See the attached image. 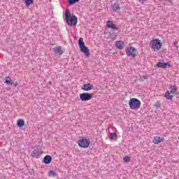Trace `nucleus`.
<instances>
[{"label":"nucleus","mask_w":179,"mask_h":179,"mask_svg":"<svg viewBox=\"0 0 179 179\" xmlns=\"http://www.w3.org/2000/svg\"><path fill=\"white\" fill-rule=\"evenodd\" d=\"M162 42L159 39H153L150 42V47L152 51L157 52V51L162 49Z\"/></svg>","instance_id":"nucleus-1"},{"label":"nucleus","mask_w":179,"mask_h":179,"mask_svg":"<svg viewBox=\"0 0 179 179\" xmlns=\"http://www.w3.org/2000/svg\"><path fill=\"white\" fill-rule=\"evenodd\" d=\"M141 101L136 98H132L129 101V106L131 110H139L141 108Z\"/></svg>","instance_id":"nucleus-2"},{"label":"nucleus","mask_w":179,"mask_h":179,"mask_svg":"<svg viewBox=\"0 0 179 179\" xmlns=\"http://www.w3.org/2000/svg\"><path fill=\"white\" fill-rule=\"evenodd\" d=\"M78 45L81 52L85 54L86 57H89L90 55V50L85 45V42L83 41V38H80L78 39Z\"/></svg>","instance_id":"nucleus-3"},{"label":"nucleus","mask_w":179,"mask_h":179,"mask_svg":"<svg viewBox=\"0 0 179 179\" xmlns=\"http://www.w3.org/2000/svg\"><path fill=\"white\" fill-rule=\"evenodd\" d=\"M137 54L138 50H136V48L134 47L129 46L126 49V55L127 57H132V58H135Z\"/></svg>","instance_id":"nucleus-4"},{"label":"nucleus","mask_w":179,"mask_h":179,"mask_svg":"<svg viewBox=\"0 0 179 179\" xmlns=\"http://www.w3.org/2000/svg\"><path fill=\"white\" fill-rule=\"evenodd\" d=\"M41 155H43V151H41V147L38 145L34 148V150L31 154L32 157H36V159L40 158V156H41Z\"/></svg>","instance_id":"nucleus-5"},{"label":"nucleus","mask_w":179,"mask_h":179,"mask_svg":"<svg viewBox=\"0 0 179 179\" xmlns=\"http://www.w3.org/2000/svg\"><path fill=\"white\" fill-rule=\"evenodd\" d=\"M78 144L80 148L86 149V148H89V145H90V140L83 138L78 141Z\"/></svg>","instance_id":"nucleus-6"},{"label":"nucleus","mask_w":179,"mask_h":179,"mask_svg":"<svg viewBox=\"0 0 179 179\" xmlns=\"http://www.w3.org/2000/svg\"><path fill=\"white\" fill-rule=\"evenodd\" d=\"M80 99L82 101H89L93 99V95L89 93H83L80 94Z\"/></svg>","instance_id":"nucleus-7"},{"label":"nucleus","mask_w":179,"mask_h":179,"mask_svg":"<svg viewBox=\"0 0 179 179\" xmlns=\"http://www.w3.org/2000/svg\"><path fill=\"white\" fill-rule=\"evenodd\" d=\"M66 22L69 26L75 27L76 24H78V17H76L75 15H72L71 17L66 20Z\"/></svg>","instance_id":"nucleus-8"},{"label":"nucleus","mask_w":179,"mask_h":179,"mask_svg":"<svg viewBox=\"0 0 179 179\" xmlns=\"http://www.w3.org/2000/svg\"><path fill=\"white\" fill-rule=\"evenodd\" d=\"M106 27H108V29H110L111 30H115L116 31L120 29L118 26L114 24V22L111 20H108L106 22Z\"/></svg>","instance_id":"nucleus-9"},{"label":"nucleus","mask_w":179,"mask_h":179,"mask_svg":"<svg viewBox=\"0 0 179 179\" xmlns=\"http://www.w3.org/2000/svg\"><path fill=\"white\" fill-rule=\"evenodd\" d=\"M156 66H157V68L164 69V68H167V66L169 68H170L171 65L169 63H164V62H159L158 63H157Z\"/></svg>","instance_id":"nucleus-10"},{"label":"nucleus","mask_w":179,"mask_h":179,"mask_svg":"<svg viewBox=\"0 0 179 179\" xmlns=\"http://www.w3.org/2000/svg\"><path fill=\"white\" fill-rule=\"evenodd\" d=\"M93 87L94 86L92 84L87 83L83 85L82 90H84L85 92H89V90H92Z\"/></svg>","instance_id":"nucleus-11"},{"label":"nucleus","mask_w":179,"mask_h":179,"mask_svg":"<svg viewBox=\"0 0 179 179\" xmlns=\"http://www.w3.org/2000/svg\"><path fill=\"white\" fill-rule=\"evenodd\" d=\"M115 47H117L118 50H124V47H125V43L122 41H117L115 43Z\"/></svg>","instance_id":"nucleus-12"},{"label":"nucleus","mask_w":179,"mask_h":179,"mask_svg":"<svg viewBox=\"0 0 179 179\" xmlns=\"http://www.w3.org/2000/svg\"><path fill=\"white\" fill-rule=\"evenodd\" d=\"M55 54H59V55H62L64 52V49L61 46H57L54 48Z\"/></svg>","instance_id":"nucleus-13"},{"label":"nucleus","mask_w":179,"mask_h":179,"mask_svg":"<svg viewBox=\"0 0 179 179\" xmlns=\"http://www.w3.org/2000/svg\"><path fill=\"white\" fill-rule=\"evenodd\" d=\"M164 141V139L160 138V136H155L152 142L155 145H159V143H162Z\"/></svg>","instance_id":"nucleus-14"},{"label":"nucleus","mask_w":179,"mask_h":179,"mask_svg":"<svg viewBox=\"0 0 179 179\" xmlns=\"http://www.w3.org/2000/svg\"><path fill=\"white\" fill-rule=\"evenodd\" d=\"M171 94H178V90L176 85H171L170 87V92Z\"/></svg>","instance_id":"nucleus-15"},{"label":"nucleus","mask_w":179,"mask_h":179,"mask_svg":"<svg viewBox=\"0 0 179 179\" xmlns=\"http://www.w3.org/2000/svg\"><path fill=\"white\" fill-rule=\"evenodd\" d=\"M52 161V157L50 155H45L43 158V162L45 164H50L51 162Z\"/></svg>","instance_id":"nucleus-16"},{"label":"nucleus","mask_w":179,"mask_h":179,"mask_svg":"<svg viewBox=\"0 0 179 179\" xmlns=\"http://www.w3.org/2000/svg\"><path fill=\"white\" fill-rule=\"evenodd\" d=\"M164 97H166L167 100H171L173 99V95H171V92L167 91L164 95Z\"/></svg>","instance_id":"nucleus-17"},{"label":"nucleus","mask_w":179,"mask_h":179,"mask_svg":"<svg viewBox=\"0 0 179 179\" xmlns=\"http://www.w3.org/2000/svg\"><path fill=\"white\" fill-rule=\"evenodd\" d=\"M17 125L20 128H22V127H24V120H23L22 119L18 120V121L17 122Z\"/></svg>","instance_id":"nucleus-18"},{"label":"nucleus","mask_w":179,"mask_h":179,"mask_svg":"<svg viewBox=\"0 0 179 179\" xmlns=\"http://www.w3.org/2000/svg\"><path fill=\"white\" fill-rule=\"evenodd\" d=\"M113 10L114 12H117V10H120V4L118 3H115L113 6Z\"/></svg>","instance_id":"nucleus-19"},{"label":"nucleus","mask_w":179,"mask_h":179,"mask_svg":"<svg viewBox=\"0 0 179 179\" xmlns=\"http://www.w3.org/2000/svg\"><path fill=\"white\" fill-rule=\"evenodd\" d=\"M6 85H10L12 86L13 85V80L9 77H6Z\"/></svg>","instance_id":"nucleus-20"},{"label":"nucleus","mask_w":179,"mask_h":179,"mask_svg":"<svg viewBox=\"0 0 179 179\" xmlns=\"http://www.w3.org/2000/svg\"><path fill=\"white\" fill-rule=\"evenodd\" d=\"M49 177H57L58 176V173L54 171H50L48 173Z\"/></svg>","instance_id":"nucleus-21"},{"label":"nucleus","mask_w":179,"mask_h":179,"mask_svg":"<svg viewBox=\"0 0 179 179\" xmlns=\"http://www.w3.org/2000/svg\"><path fill=\"white\" fill-rule=\"evenodd\" d=\"M65 17H66V21L69 20V17H71V12L68 9L66 10Z\"/></svg>","instance_id":"nucleus-22"},{"label":"nucleus","mask_w":179,"mask_h":179,"mask_svg":"<svg viewBox=\"0 0 179 179\" xmlns=\"http://www.w3.org/2000/svg\"><path fill=\"white\" fill-rule=\"evenodd\" d=\"M110 38H112L113 40H115V38H117V36H118V34L117 33L112 32V33H110Z\"/></svg>","instance_id":"nucleus-23"},{"label":"nucleus","mask_w":179,"mask_h":179,"mask_svg":"<svg viewBox=\"0 0 179 179\" xmlns=\"http://www.w3.org/2000/svg\"><path fill=\"white\" fill-rule=\"evenodd\" d=\"M24 3L27 6H30V5H33V3H34V1H25Z\"/></svg>","instance_id":"nucleus-24"},{"label":"nucleus","mask_w":179,"mask_h":179,"mask_svg":"<svg viewBox=\"0 0 179 179\" xmlns=\"http://www.w3.org/2000/svg\"><path fill=\"white\" fill-rule=\"evenodd\" d=\"M124 162H125V163H129V162H131V157H124L123 158Z\"/></svg>","instance_id":"nucleus-25"},{"label":"nucleus","mask_w":179,"mask_h":179,"mask_svg":"<svg viewBox=\"0 0 179 179\" xmlns=\"http://www.w3.org/2000/svg\"><path fill=\"white\" fill-rule=\"evenodd\" d=\"M115 136H117V134L115 133H111L110 134V139H114V138H115Z\"/></svg>","instance_id":"nucleus-26"},{"label":"nucleus","mask_w":179,"mask_h":179,"mask_svg":"<svg viewBox=\"0 0 179 179\" xmlns=\"http://www.w3.org/2000/svg\"><path fill=\"white\" fill-rule=\"evenodd\" d=\"M76 2H78V1H69V3L70 6H72L74 3H76Z\"/></svg>","instance_id":"nucleus-27"},{"label":"nucleus","mask_w":179,"mask_h":179,"mask_svg":"<svg viewBox=\"0 0 179 179\" xmlns=\"http://www.w3.org/2000/svg\"><path fill=\"white\" fill-rule=\"evenodd\" d=\"M174 47H176V50H178V42L176 41L173 43Z\"/></svg>","instance_id":"nucleus-28"},{"label":"nucleus","mask_w":179,"mask_h":179,"mask_svg":"<svg viewBox=\"0 0 179 179\" xmlns=\"http://www.w3.org/2000/svg\"><path fill=\"white\" fill-rule=\"evenodd\" d=\"M13 85H14V86H17V82L15 83V81H13Z\"/></svg>","instance_id":"nucleus-29"},{"label":"nucleus","mask_w":179,"mask_h":179,"mask_svg":"<svg viewBox=\"0 0 179 179\" xmlns=\"http://www.w3.org/2000/svg\"><path fill=\"white\" fill-rule=\"evenodd\" d=\"M68 1H80V0H68Z\"/></svg>","instance_id":"nucleus-30"},{"label":"nucleus","mask_w":179,"mask_h":179,"mask_svg":"<svg viewBox=\"0 0 179 179\" xmlns=\"http://www.w3.org/2000/svg\"><path fill=\"white\" fill-rule=\"evenodd\" d=\"M26 1H33V0H26Z\"/></svg>","instance_id":"nucleus-31"},{"label":"nucleus","mask_w":179,"mask_h":179,"mask_svg":"<svg viewBox=\"0 0 179 179\" xmlns=\"http://www.w3.org/2000/svg\"><path fill=\"white\" fill-rule=\"evenodd\" d=\"M49 83H50V85H51V83H51V82H50Z\"/></svg>","instance_id":"nucleus-32"}]
</instances>
